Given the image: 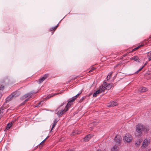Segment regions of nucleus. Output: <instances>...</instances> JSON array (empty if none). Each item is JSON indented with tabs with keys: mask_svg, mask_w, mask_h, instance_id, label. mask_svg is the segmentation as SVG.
<instances>
[{
	"mask_svg": "<svg viewBox=\"0 0 151 151\" xmlns=\"http://www.w3.org/2000/svg\"><path fill=\"white\" fill-rule=\"evenodd\" d=\"M33 93H32L31 92L30 93H27L23 96L22 98V99H24L26 98L27 97H29V98H30L31 97V96Z\"/></svg>",
	"mask_w": 151,
	"mask_h": 151,
	"instance_id": "9d476101",
	"label": "nucleus"
},
{
	"mask_svg": "<svg viewBox=\"0 0 151 151\" xmlns=\"http://www.w3.org/2000/svg\"><path fill=\"white\" fill-rule=\"evenodd\" d=\"M140 46H138L137 47H136L135 49H137L139 48V47H140Z\"/></svg>",
	"mask_w": 151,
	"mask_h": 151,
	"instance_id": "c9c22d12",
	"label": "nucleus"
},
{
	"mask_svg": "<svg viewBox=\"0 0 151 151\" xmlns=\"http://www.w3.org/2000/svg\"><path fill=\"white\" fill-rule=\"evenodd\" d=\"M78 94L76 95V96H74L72 98V99H73V100H75L78 97Z\"/></svg>",
	"mask_w": 151,
	"mask_h": 151,
	"instance_id": "b1692460",
	"label": "nucleus"
},
{
	"mask_svg": "<svg viewBox=\"0 0 151 151\" xmlns=\"http://www.w3.org/2000/svg\"><path fill=\"white\" fill-rule=\"evenodd\" d=\"M4 88V86L2 85H1L0 87V90H3Z\"/></svg>",
	"mask_w": 151,
	"mask_h": 151,
	"instance_id": "a878e982",
	"label": "nucleus"
},
{
	"mask_svg": "<svg viewBox=\"0 0 151 151\" xmlns=\"http://www.w3.org/2000/svg\"><path fill=\"white\" fill-rule=\"evenodd\" d=\"M150 142V139H145L143 142L142 146V148H145L147 146Z\"/></svg>",
	"mask_w": 151,
	"mask_h": 151,
	"instance_id": "39448f33",
	"label": "nucleus"
},
{
	"mask_svg": "<svg viewBox=\"0 0 151 151\" xmlns=\"http://www.w3.org/2000/svg\"><path fill=\"white\" fill-rule=\"evenodd\" d=\"M49 111H50L51 112H52L53 111L51 110H48Z\"/></svg>",
	"mask_w": 151,
	"mask_h": 151,
	"instance_id": "a19ab883",
	"label": "nucleus"
},
{
	"mask_svg": "<svg viewBox=\"0 0 151 151\" xmlns=\"http://www.w3.org/2000/svg\"><path fill=\"white\" fill-rule=\"evenodd\" d=\"M48 74H45L41 78L38 80L39 83H40L43 82L47 77Z\"/></svg>",
	"mask_w": 151,
	"mask_h": 151,
	"instance_id": "1a4fd4ad",
	"label": "nucleus"
},
{
	"mask_svg": "<svg viewBox=\"0 0 151 151\" xmlns=\"http://www.w3.org/2000/svg\"><path fill=\"white\" fill-rule=\"evenodd\" d=\"M139 71H138V70L136 72H135L136 73H138V72H139Z\"/></svg>",
	"mask_w": 151,
	"mask_h": 151,
	"instance_id": "ea45409f",
	"label": "nucleus"
},
{
	"mask_svg": "<svg viewBox=\"0 0 151 151\" xmlns=\"http://www.w3.org/2000/svg\"><path fill=\"white\" fill-rule=\"evenodd\" d=\"M93 136V135L92 134H89L87 135L84 138V141L85 142L88 141Z\"/></svg>",
	"mask_w": 151,
	"mask_h": 151,
	"instance_id": "9b49d317",
	"label": "nucleus"
},
{
	"mask_svg": "<svg viewBox=\"0 0 151 151\" xmlns=\"http://www.w3.org/2000/svg\"><path fill=\"white\" fill-rule=\"evenodd\" d=\"M56 125L54 124H52V128H51V129L50 130V132L52 131V129H53V128H54V127H55V126Z\"/></svg>",
	"mask_w": 151,
	"mask_h": 151,
	"instance_id": "393cba45",
	"label": "nucleus"
},
{
	"mask_svg": "<svg viewBox=\"0 0 151 151\" xmlns=\"http://www.w3.org/2000/svg\"><path fill=\"white\" fill-rule=\"evenodd\" d=\"M146 65V63L145 64L144 66H145Z\"/></svg>",
	"mask_w": 151,
	"mask_h": 151,
	"instance_id": "49530a36",
	"label": "nucleus"
},
{
	"mask_svg": "<svg viewBox=\"0 0 151 151\" xmlns=\"http://www.w3.org/2000/svg\"><path fill=\"white\" fill-rule=\"evenodd\" d=\"M142 140L141 139H139L137 142L135 143V145H137V146L139 145L141 143L142 141Z\"/></svg>",
	"mask_w": 151,
	"mask_h": 151,
	"instance_id": "f3484780",
	"label": "nucleus"
},
{
	"mask_svg": "<svg viewBox=\"0 0 151 151\" xmlns=\"http://www.w3.org/2000/svg\"><path fill=\"white\" fill-rule=\"evenodd\" d=\"M44 144V142H41L40 144V145L39 146V148H41L43 146Z\"/></svg>",
	"mask_w": 151,
	"mask_h": 151,
	"instance_id": "5701e85b",
	"label": "nucleus"
},
{
	"mask_svg": "<svg viewBox=\"0 0 151 151\" xmlns=\"http://www.w3.org/2000/svg\"><path fill=\"white\" fill-rule=\"evenodd\" d=\"M118 105V104L116 102L114 101H110L109 103L107 105V107H113L116 106Z\"/></svg>",
	"mask_w": 151,
	"mask_h": 151,
	"instance_id": "0eeeda50",
	"label": "nucleus"
},
{
	"mask_svg": "<svg viewBox=\"0 0 151 151\" xmlns=\"http://www.w3.org/2000/svg\"><path fill=\"white\" fill-rule=\"evenodd\" d=\"M47 137L45 139H44L42 141V142H44L45 141L46 139L47 138Z\"/></svg>",
	"mask_w": 151,
	"mask_h": 151,
	"instance_id": "473e14b6",
	"label": "nucleus"
},
{
	"mask_svg": "<svg viewBox=\"0 0 151 151\" xmlns=\"http://www.w3.org/2000/svg\"><path fill=\"white\" fill-rule=\"evenodd\" d=\"M29 99L28 98V99H26L24 101L26 103V102L28 101H29Z\"/></svg>",
	"mask_w": 151,
	"mask_h": 151,
	"instance_id": "7c9ffc66",
	"label": "nucleus"
},
{
	"mask_svg": "<svg viewBox=\"0 0 151 151\" xmlns=\"http://www.w3.org/2000/svg\"><path fill=\"white\" fill-rule=\"evenodd\" d=\"M58 114V116L59 117L60 116L62 115L63 114Z\"/></svg>",
	"mask_w": 151,
	"mask_h": 151,
	"instance_id": "2f4dec72",
	"label": "nucleus"
},
{
	"mask_svg": "<svg viewBox=\"0 0 151 151\" xmlns=\"http://www.w3.org/2000/svg\"><path fill=\"white\" fill-rule=\"evenodd\" d=\"M77 134H80V132H78L77 133Z\"/></svg>",
	"mask_w": 151,
	"mask_h": 151,
	"instance_id": "37998d69",
	"label": "nucleus"
},
{
	"mask_svg": "<svg viewBox=\"0 0 151 151\" xmlns=\"http://www.w3.org/2000/svg\"><path fill=\"white\" fill-rule=\"evenodd\" d=\"M47 137L45 139H44L42 141V142H44L45 141L46 139L47 138Z\"/></svg>",
	"mask_w": 151,
	"mask_h": 151,
	"instance_id": "72a5a7b5",
	"label": "nucleus"
},
{
	"mask_svg": "<svg viewBox=\"0 0 151 151\" xmlns=\"http://www.w3.org/2000/svg\"><path fill=\"white\" fill-rule=\"evenodd\" d=\"M122 139V138L119 135L116 136L114 139V140L116 143L119 144L120 143Z\"/></svg>",
	"mask_w": 151,
	"mask_h": 151,
	"instance_id": "6e6552de",
	"label": "nucleus"
},
{
	"mask_svg": "<svg viewBox=\"0 0 151 151\" xmlns=\"http://www.w3.org/2000/svg\"><path fill=\"white\" fill-rule=\"evenodd\" d=\"M147 57L148 58V60L150 61L151 60V51L148 53Z\"/></svg>",
	"mask_w": 151,
	"mask_h": 151,
	"instance_id": "a211bd4d",
	"label": "nucleus"
},
{
	"mask_svg": "<svg viewBox=\"0 0 151 151\" xmlns=\"http://www.w3.org/2000/svg\"><path fill=\"white\" fill-rule=\"evenodd\" d=\"M12 122L8 123L6 126V129L7 130H8L9 129L10 127L12 126Z\"/></svg>",
	"mask_w": 151,
	"mask_h": 151,
	"instance_id": "dca6fc26",
	"label": "nucleus"
},
{
	"mask_svg": "<svg viewBox=\"0 0 151 151\" xmlns=\"http://www.w3.org/2000/svg\"><path fill=\"white\" fill-rule=\"evenodd\" d=\"M82 93V91H81V92L80 93H79L78 94V96L79 95H80Z\"/></svg>",
	"mask_w": 151,
	"mask_h": 151,
	"instance_id": "58836bf2",
	"label": "nucleus"
},
{
	"mask_svg": "<svg viewBox=\"0 0 151 151\" xmlns=\"http://www.w3.org/2000/svg\"><path fill=\"white\" fill-rule=\"evenodd\" d=\"M25 102L24 101L23 102H22L21 104V105L22 106L24 105L25 104Z\"/></svg>",
	"mask_w": 151,
	"mask_h": 151,
	"instance_id": "c756f323",
	"label": "nucleus"
},
{
	"mask_svg": "<svg viewBox=\"0 0 151 151\" xmlns=\"http://www.w3.org/2000/svg\"><path fill=\"white\" fill-rule=\"evenodd\" d=\"M19 94H17V93L14 92L12 93L11 95L8 96L6 99V101L4 103L3 106L0 108V113H3L4 112L6 113L7 112L9 113H12L11 112V109H6V108L8 106V105L7 104V102L9 101L11 99L15 98L19 95Z\"/></svg>",
	"mask_w": 151,
	"mask_h": 151,
	"instance_id": "f03ea898",
	"label": "nucleus"
},
{
	"mask_svg": "<svg viewBox=\"0 0 151 151\" xmlns=\"http://www.w3.org/2000/svg\"><path fill=\"white\" fill-rule=\"evenodd\" d=\"M124 139L128 142H131L132 139V137L129 134H126L124 138Z\"/></svg>",
	"mask_w": 151,
	"mask_h": 151,
	"instance_id": "20e7f679",
	"label": "nucleus"
},
{
	"mask_svg": "<svg viewBox=\"0 0 151 151\" xmlns=\"http://www.w3.org/2000/svg\"><path fill=\"white\" fill-rule=\"evenodd\" d=\"M67 151H74V150H69Z\"/></svg>",
	"mask_w": 151,
	"mask_h": 151,
	"instance_id": "e433bc0d",
	"label": "nucleus"
},
{
	"mask_svg": "<svg viewBox=\"0 0 151 151\" xmlns=\"http://www.w3.org/2000/svg\"><path fill=\"white\" fill-rule=\"evenodd\" d=\"M119 147L116 146L115 145L111 149V151H119Z\"/></svg>",
	"mask_w": 151,
	"mask_h": 151,
	"instance_id": "2eb2a0df",
	"label": "nucleus"
},
{
	"mask_svg": "<svg viewBox=\"0 0 151 151\" xmlns=\"http://www.w3.org/2000/svg\"><path fill=\"white\" fill-rule=\"evenodd\" d=\"M136 135L138 137H140L142 135V131H145L146 129L145 126L141 124H138L136 126Z\"/></svg>",
	"mask_w": 151,
	"mask_h": 151,
	"instance_id": "7ed1b4c3",
	"label": "nucleus"
},
{
	"mask_svg": "<svg viewBox=\"0 0 151 151\" xmlns=\"http://www.w3.org/2000/svg\"><path fill=\"white\" fill-rule=\"evenodd\" d=\"M82 93V91H81V92L80 93H79L78 94V96L79 95H80Z\"/></svg>",
	"mask_w": 151,
	"mask_h": 151,
	"instance_id": "4c0bfd02",
	"label": "nucleus"
},
{
	"mask_svg": "<svg viewBox=\"0 0 151 151\" xmlns=\"http://www.w3.org/2000/svg\"><path fill=\"white\" fill-rule=\"evenodd\" d=\"M112 73H111L110 74H109V76H110L111 75Z\"/></svg>",
	"mask_w": 151,
	"mask_h": 151,
	"instance_id": "79ce46f5",
	"label": "nucleus"
},
{
	"mask_svg": "<svg viewBox=\"0 0 151 151\" xmlns=\"http://www.w3.org/2000/svg\"><path fill=\"white\" fill-rule=\"evenodd\" d=\"M43 101H41L40 103H38L37 104V105L35 106V107H37V106H39L40 105H42L43 104Z\"/></svg>",
	"mask_w": 151,
	"mask_h": 151,
	"instance_id": "4be33fe9",
	"label": "nucleus"
},
{
	"mask_svg": "<svg viewBox=\"0 0 151 151\" xmlns=\"http://www.w3.org/2000/svg\"><path fill=\"white\" fill-rule=\"evenodd\" d=\"M77 77H78V76L76 77V78H74V79H76Z\"/></svg>",
	"mask_w": 151,
	"mask_h": 151,
	"instance_id": "c03bdc74",
	"label": "nucleus"
},
{
	"mask_svg": "<svg viewBox=\"0 0 151 151\" xmlns=\"http://www.w3.org/2000/svg\"><path fill=\"white\" fill-rule=\"evenodd\" d=\"M118 65V64H117V65H116V66H115V67H116Z\"/></svg>",
	"mask_w": 151,
	"mask_h": 151,
	"instance_id": "de8ad7c7",
	"label": "nucleus"
},
{
	"mask_svg": "<svg viewBox=\"0 0 151 151\" xmlns=\"http://www.w3.org/2000/svg\"><path fill=\"white\" fill-rule=\"evenodd\" d=\"M96 68L94 67H92L91 68V69L89 71V72H93L96 69Z\"/></svg>",
	"mask_w": 151,
	"mask_h": 151,
	"instance_id": "412c9836",
	"label": "nucleus"
},
{
	"mask_svg": "<svg viewBox=\"0 0 151 151\" xmlns=\"http://www.w3.org/2000/svg\"><path fill=\"white\" fill-rule=\"evenodd\" d=\"M59 120V118H55L54 120V122H53V124H55V125H56L57 123V122Z\"/></svg>",
	"mask_w": 151,
	"mask_h": 151,
	"instance_id": "6ab92c4d",
	"label": "nucleus"
},
{
	"mask_svg": "<svg viewBox=\"0 0 151 151\" xmlns=\"http://www.w3.org/2000/svg\"><path fill=\"white\" fill-rule=\"evenodd\" d=\"M55 29H56L55 28V27H53L51 28L50 29V30L52 31L53 30H55Z\"/></svg>",
	"mask_w": 151,
	"mask_h": 151,
	"instance_id": "bb28decb",
	"label": "nucleus"
},
{
	"mask_svg": "<svg viewBox=\"0 0 151 151\" xmlns=\"http://www.w3.org/2000/svg\"><path fill=\"white\" fill-rule=\"evenodd\" d=\"M112 86V84H108L106 82H104L102 88L104 89L109 90L111 88Z\"/></svg>",
	"mask_w": 151,
	"mask_h": 151,
	"instance_id": "423d86ee",
	"label": "nucleus"
},
{
	"mask_svg": "<svg viewBox=\"0 0 151 151\" xmlns=\"http://www.w3.org/2000/svg\"><path fill=\"white\" fill-rule=\"evenodd\" d=\"M147 90V88L144 87H142L140 88L139 89V91L140 92H144Z\"/></svg>",
	"mask_w": 151,
	"mask_h": 151,
	"instance_id": "ddd939ff",
	"label": "nucleus"
},
{
	"mask_svg": "<svg viewBox=\"0 0 151 151\" xmlns=\"http://www.w3.org/2000/svg\"><path fill=\"white\" fill-rule=\"evenodd\" d=\"M109 75L108 76H107L106 78L107 80H109L110 79V76H109Z\"/></svg>",
	"mask_w": 151,
	"mask_h": 151,
	"instance_id": "cd10ccee",
	"label": "nucleus"
},
{
	"mask_svg": "<svg viewBox=\"0 0 151 151\" xmlns=\"http://www.w3.org/2000/svg\"><path fill=\"white\" fill-rule=\"evenodd\" d=\"M58 24L55 27V28L56 29L58 26Z\"/></svg>",
	"mask_w": 151,
	"mask_h": 151,
	"instance_id": "f704fd0d",
	"label": "nucleus"
},
{
	"mask_svg": "<svg viewBox=\"0 0 151 151\" xmlns=\"http://www.w3.org/2000/svg\"><path fill=\"white\" fill-rule=\"evenodd\" d=\"M144 67V66H143L141 68H140L138 70V71H140Z\"/></svg>",
	"mask_w": 151,
	"mask_h": 151,
	"instance_id": "c85d7f7f",
	"label": "nucleus"
},
{
	"mask_svg": "<svg viewBox=\"0 0 151 151\" xmlns=\"http://www.w3.org/2000/svg\"><path fill=\"white\" fill-rule=\"evenodd\" d=\"M74 101L71 98L67 101L68 102L66 104V101H64L56 109V111H58L57 113H65L70 109L71 110V106Z\"/></svg>",
	"mask_w": 151,
	"mask_h": 151,
	"instance_id": "f257e3e1",
	"label": "nucleus"
},
{
	"mask_svg": "<svg viewBox=\"0 0 151 151\" xmlns=\"http://www.w3.org/2000/svg\"><path fill=\"white\" fill-rule=\"evenodd\" d=\"M97 151H101V150H97Z\"/></svg>",
	"mask_w": 151,
	"mask_h": 151,
	"instance_id": "a18cd8bd",
	"label": "nucleus"
},
{
	"mask_svg": "<svg viewBox=\"0 0 151 151\" xmlns=\"http://www.w3.org/2000/svg\"><path fill=\"white\" fill-rule=\"evenodd\" d=\"M131 59L134 60V61H136L137 62H140V60L139 58V57L137 56H134L131 58Z\"/></svg>",
	"mask_w": 151,
	"mask_h": 151,
	"instance_id": "f8f14e48",
	"label": "nucleus"
},
{
	"mask_svg": "<svg viewBox=\"0 0 151 151\" xmlns=\"http://www.w3.org/2000/svg\"><path fill=\"white\" fill-rule=\"evenodd\" d=\"M20 111V110H19V111ZM20 112H19V113H20Z\"/></svg>",
	"mask_w": 151,
	"mask_h": 151,
	"instance_id": "09e8293b",
	"label": "nucleus"
},
{
	"mask_svg": "<svg viewBox=\"0 0 151 151\" xmlns=\"http://www.w3.org/2000/svg\"><path fill=\"white\" fill-rule=\"evenodd\" d=\"M102 91H104L102 89L101 91L100 90H98L96 91L94 93L93 95V97H95L96 96L97 94H99L100 93H101Z\"/></svg>",
	"mask_w": 151,
	"mask_h": 151,
	"instance_id": "4468645a",
	"label": "nucleus"
},
{
	"mask_svg": "<svg viewBox=\"0 0 151 151\" xmlns=\"http://www.w3.org/2000/svg\"><path fill=\"white\" fill-rule=\"evenodd\" d=\"M57 94H54V95H53V94H50V95H48L47 97L46 98L47 99H49L51 97H52V96H54L55 95H57Z\"/></svg>",
	"mask_w": 151,
	"mask_h": 151,
	"instance_id": "aec40b11",
	"label": "nucleus"
}]
</instances>
